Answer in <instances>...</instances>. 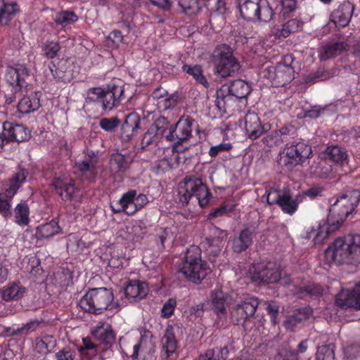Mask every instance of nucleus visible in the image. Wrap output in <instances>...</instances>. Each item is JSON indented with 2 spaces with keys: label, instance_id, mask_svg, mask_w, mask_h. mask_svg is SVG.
<instances>
[{
  "label": "nucleus",
  "instance_id": "1",
  "mask_svg": "<svg viewBox=\"0 0 360 360\" xmlns=\"http://www.w3.org/2000/svg\"><path fill=\"white\" fill-rule=\"evenodd\" d=\"M325 258L328 263L360 264V235L350 233L337 238L326 250Z\"/></svg>",
  "mask_w": 360,
  "mask_h": 360
},
{
  "label": "nucleus",
  "instance_id": "2",
  "mask_svg": "<svg viewBox=\"0 0 360 360\" xmlns=\"http://www.w3.org/2000/svg\"><path fill=\"white\" fill-rule=\"evenodd\" d=\"M113 300L111 290L106 288H93L82 297L79 306L86 312L101 314L105 310L119 308V304L113 302Z\"/></svg>",
  "mask_w": 360,
  "mask_h": 360
},
{
  "label": "nucleus",
  "instance_id": "3",
  "mask_svg": "<svg viewBox=\"0 0 360 360\" xmlns=\"http://www.w3.org/2000/svg\"><path fill=\"white\" fill-rule=\"evenodd\" d=\"M211 58L215 74L221 77H233L240 69V63L233 54V49L226 44L217 46Z\"/></svg>",
  "mask_w": 360,
  "mask_h": 360
},
{
  "label": "nucleus",
  "instance_id": "4",
  "mask_svg": "<svg viewBox=\"0 0 360 360\" xmlns=\"http://www.w3.org/2000/svg\"><path fill=\"white\" fill-rule=\"evenodd\" d=\"M179 200L182 204L187 205L193 199L198 202L201 207H205L209 203L212 194L207 186L200 179L195 176H186L179 184Z\"/></svg>",
  "mask_w": 360,
  "mask_h": 360
},
{
  "label": "nucleus",
  "instance_id": "5",
  "mask_svg": "<svg viewBox=\"0 0 360 360\" xmlns=\"http://www.w3.org/2000/svg\"><path fill=\"white\" fill-rule=\"evenodd\" d=\"M179 271L189 281L200 283L207 276L210 268L207 262L201 259L200 250L193 246L188 249Z\"/></svg>",
  "mask_w": 360,
  "mask_h": 360
},
{
  "label": "nucleus",
  "instance_id": "6",
  "mask_svg": "<svg viewBox=\"0 0 360 360\" xmlns=\"http://www.w3.org/2000/svg\"><path fill=\"white\" fill-rule=\"evenodd\" d=\"M241 17L246 20L268 22L274 11L267 0H236Z\"/></svg>",
  "mask_w": 360,
  "mask_h": 360
},
{
  "label": "nucleus",
  "instance_id": "7",
  "mask_svg": "<svg viewBox=\"0 0 360 360\" xmlns=\"http://www.w3.org/2000/svg\"><path fill=\"white\" fill-rule=\"evenodd\" d=\"M29 73L27 68L24 65H18L16 68L8 67L5 75L7 83L11 86V93L6 94V103L11 104L17 97L22 94V89H26L27 83L26 78Z\"/></svg>",
  "mask_w": 360,
  "mask_h": 360
},
{
  "label": "nucleus",
  "instance_id": "8",
  "mask_svg": "<svg viewBox=\"0 0 360 360\" xmlns=\"http://www.w3.org/2000/svg\"><path fill=\"white\" fill-rule=\"evenodd\" d=\"M284 157L283 163L285 165H298L302 164L306 160L312 155L311 147L304 141H293L287 143L283 150Z\"/></svg>",
  "mask_w": 360,
  "mask_h": 360
},
{
  "label": "nucleus",
  "instance_id": "9",
  "mask_svg": "<svg viewBox=\"0 0 360 360\" xmlns=\"http://www.w3.org/2000/svg\"><path fill=\"white\" fill-rule=\"evenodd\" d=\"M250 91L251 87L247 82L241 79L235 80L229 85H223L217 91L215 104L221 110L224 108L230 96L241 99L246 98Z\"/></svg>",
  "mask_w": 360,
  "mask_h": 360
},
{
  "label": "nucleus",
  "instance_id": "10",
  "mask_svg": "<svg viewBox=\"0 0 360 360\" xmlns=\"http://www.w3.org/2000/svg\"><path fill=\"white\" fill-rule=\"evenodd\" d=\"M194 120L190 117L180 118L174 127L169 129L166 136L168 141L174 142L173 149L177 152L183 151L181 148L182 143L188 140L191 136L192 126Z\"/></svg>",
  "mask_w": 360,
  "mask_h": 360
},
{
  "label": "nucleus",
  "instance_id": "11",
  "mask_svg": "<svg viewBox=\"0 0 360 360\" xmlns=\"http://www.w3.org/2000/svg\"><path fill=\"white\" fill-rule=\"evenodd\" d=\"M249 276L251 281L258 285L277 283L281 277V271L273 264H261L249 269Z\"/></svg>",
  "mask_w": 360,
  "mask_h": 360
},
{
  "label": "nucleus",
  "instance_id": "12",
  "mask_svg": "<svg viewBox=\"0 0 360 360\" xmlns=\"http://www.w3.org/2000/svg\"><path fill=\"white\" fill-rule=\"evenodd\" d=\"M259 304V302L256 297H249L243 302L238 304L231 311V321L235 325H243L245 326L253 316Z\"/></svg>",
  "mask_w": 360,
  "mask_h": 360
},
{
  "label": "nucleus",
  "instance_id": "13",
  "mask_svg": "<svg viewBox=\"0 0 360 360\" xmlns=\"http://www.w3.org/2000/svg\"><path fill=\"white\" fill-rule=\"evenodd\" d=\"M51 186L63 200L79 202L81 201L82 194L79 188H77L72 181L56 178L53 180Z\"/></svg>",
  "mask_w": 360,
  "mask_h": 360
},
{
  "label": "nucleus",
  "instance_id": "14",
  "mask_svg": "<svg viewBox=\"0 0 360 360\" xmlns=\"http://www.w3.org/2000/svg\"><path fill=\"white\" fill-rule=\"evenodd\" d=\"M245 129L247 136L252 140L260 137L268 132L271 125L268 123L262 124L257 114L254 112H248L245 117Z\"/></svg>",
  "mask_w": 360,
  "mask_h": 360
},
{
  "label": "nucleus",
  "instance_id": "15",
  "mask_svg": "<svg viewBox=\"0 0 360 360\" xmlns=\"http://www.w3.org/2000/svg\"><path fill=\"white\" fill-rule=\"evenodd\" d=\"M73 64L67 59L52 61L49 70L54 79L64 83L70 82L75 77L72 68Z\"/></svg>",
  "mask_w": 360,
  "mask_h": 360
},
{
  "label": "nucleus",
  "instance_id": "16",
  "mask_svg": "<svg viewBox=\"0 0 360 360\" xmlns=\"http://www.w3.org/2000/svg\"><path fill=\"white\" fill-rule=\"evenodd\" d=\"M335 303L341 308L360 310V283L352 290H342L335 297Z\"/></svg>",
  "mask_w": 360,
  "mask_h": 360
},
{
  "label": "nucleus",
  "instance_id": "17",
  "mask_svg": "<svg viewBox=\"0 0 360 360\" xmlns=\"http://www.w3.org/2000/svg\"><path fill=\"white\" fill-rule=\"evenodd\" d=\"M335 303L341 308L360 310V283L352 290H342L335 297Z\"/></svg>",
  "mask_w": 360,
  "mask_h": 360
},
{
  "label": "nucleus",
  "instance_id": "18",
  "mask_svg": "<svg viewBox=\"0 0 360 360\" xmlns=\"http://www.w3.org/2000/svg\"><path fill=\"white\" fill-rule=\"evenodd\" d=\"M141 129V119L136 112L129 113L120 128V139L128 142Z\"/></svg>",
  "mask_w": 360,
  "mask_h": 360
},
{
  "label": "nucleus",
  "instance_id": "19",
  "mask_svg": "<svg viewBox=\"0 0 360 360\" xmlns=\"http://www.w3.org/2000/svg\"><path fill=\"white\" fill-rule=\"evenodd\" d=\"M360 201V190L347 191L333 205L343 213V216H349L358 205Z\"/></svg>",
  "mask_w": 360,
  "mask_h": 360
},
{
  "label": "nucleus",
  "instance_id": "20",
  "mask_svg": "<svg viewBox=\"0 0 360 360\" xmlns=\"http://www.w3.org/2000/svg\"><path fill=\"white\" fill-rule=\"evenodd\" d=\"M3 135L6 142H22L30 138V134L27 129L22 124H13L5 122L3 124Z\"/></svg>",
  "mask_w": 360,
  "mask_h": 360
},
{
  "label": "nucleus",
  "instance_id": "21",
  "mask_svg": "<svg viewBox=\"0 0 360 360\" xmlns=\"http://www.w3.org/2000/svg\"><path fill=\"white\" fill-rule=\"evenodd\" d=\"M136 195V191L135 190H131L123 194L118 201L120 205L118 209H115V205H111L112 212L114 213L124 212L128 215L134 214L136 211L140 210L139 203L136 204L134 201V197Z\"/></svg>",
  "mask_w": 360,
  "mask_h": 360
},
{
  "label": "nucleus",
  "instance_id": "22",
  "mask_svg": "<svg viewBox=\"0 0 360 360\" xmlns=\"http://www.w3.org/2000/svg\"><path fill=\"white\" fill-rule=\"evenodd\" d=\"M124 87L120 85H112L108 91H105L101 106L103 110H111L118 105L123 98Z\"/></svg>",
  "mask_w": 360,
  "mask_h": 360
},
{
  "label": "nucleus",
  "instance_id": "23",
  "mask_svg": "<svg viewBox=\"0 0 360 360\" xmlns=\"http://www.w3.org/2000/svg\"><path fill=\"white\" fill-rule=\"evenodd\" d=\"M148 292V287L146 282L137 280L129 281L124 288V293L127 298L136 301L143 299Z\"/></svg>",
  "mask_w": 360,
  "mask_h": 360
},
{
  "label": "nucleus",
  "instance_id": "24",
  "mask_svg": "<svg viewBox=\"0 0 360 360\" xmlns=\"http://www.w3.org/2000/svg\"><path fill=\"white\" fill-rule=\"evenodd\" d=\"M93 335L106 347H111L115 342V334L109 324L100 323L92 332Z\"/></svg>",
  "mask_w": 360,
  "mask_h": 360
},
{
  "label": "nucleus",
  "instance_id": "25",
  "mask_svg": "<svg viewBox=\"0 0 360 360\" xmlns=\"http://www.w3.org/2000/svg\"><path fill=\"white\" fill-rule=\"evenodd\" d=\"M354 11V6L352 3L344 2L333 11L332 16L335 23L345 27L349 24Z\"/></svg>",
  "mask_w": 360,
  "mask_h": 360
},
{
  "label": "nucleus",
  "instance_id": "26",
  "mask_svg": "<svg viewBox=\"0 0 360 360\" xmlns=\"http://www.w3.org/2000/svg\"><path fill=\"white\" fill-rule=\"evenodd\" d=\"M254 231L250 228L242 230L238 236L233 239L232 249L234 252L241 253L246 250L252 244Z\"/></svg>",
  "mask_w": 360,
  "mask_h": 360
},
{
  "label": "nucleus",
  "instance_id": "27",
  "mask_svg": "<svg viewBox=\"0 0 360 360\" xmlns=\"http://www.w3.org/2000/svg\"><path fill=\"white\" fill-rule=\"evenodd\" d=\"M347 45L343 41L327 44L319 49V58L324 61L336 57L347 50Z\"/></svg>",
  "mask_w": 360,
  "mask_h": 360
},
{
  "label": "nucleus",
  "instance_id": "28",
  "mask_svg": "<svg viewBox=\"0 0 360 360\" xmlns=\"http://www.w3.org/2000/svg\"><path fill=\"white\" fill-rule=\"evenodd\" d=\"M312 309L303 307L296 310L292 315L288 316L284 321V326L287 330H292L299 323L308 319L312 314Z\"/></svg>",
  "mask_w": 360,
  "mask_h": 360
},
{
  "label": "nucleus",
  "instance_id": "29",
  "mask_svg": "<svg viewBox=\"0 0 360 360\" xmlns=\"http://www.w3.org/2000/svg\"><path fill=\"white\" fill-rule=\"evenodd\" d=\"M154 352L151 342L148 345L141 338L140 342L134 346L131 357L136 360H154Z\"/></svg>",
  "mask_w": 360,
  "mask_h": 360
},
{
  "label": "nucleus",
  "instance_id": "30",
  "mask_svg": "<svg viewBox=\"0 0 360 360\" xmlns=\"http://www.w3.org/2000/svg\"><path fill=\"white\" fill-rule=\"evenodd\" d=\"M347 217L346 215L343 216V213L338 209V207L333 205L326 224V233H331L339 229Z\"/></svg>",
  "mask_w": 360,
  "mask_h": 360
},
{
  "label": "nucleus",
  "instance_id": "31",
  "mask_svg": "<svg viewBox=\"0 0 360 360\" xmlns=\"http://www.w3.org/2000/svg\"><path fill=\"white\" fill-rule=\"evenodd\" d=\"M293 68L290 65L278 63L274 72L276 84L278 86H285L293 79Z\"/></svg>",
  "mask_w": 360,
  "mask_h": 360
},
{
  "label": "nucleus",
  "instance_id": "32",
  "mask_svg": "<svg viewBox=\"0 0 360 360\" xmlns=\"http://www.w3.org/2000/svg\"><path fill=\"white\" fill-rule=\"evenodd\" d=\"M99 350V346L90 339H83V346L79 350L83 360H103V356L98 354Z\"/></svg>",
  "mask_w": 360,
  "mask_h": 360
},
{
  "label": "nucleus",
  "instance_id": "33",
  "mask_svg": "<svg viewBox=\"0 0 360 360\" xmlns=\"http://www.w3.org/2000/svg\"><path fill=\"white\" fill-rule=\"evenodd\" d=\"M176 340L173 333L172 328H167L162 339V349L161 356L167 359L176 349Z\"/></svg>",
  "mask_w": 360,
  "mask_h": 360
},
{
  "label": "nucleus",
  "instance_id": "34",
  "mask_svg": "<svg viewBox=\"0 0 360 360\" xmlns=\"http://www.w3.org/2000/svg\"><path fill=\"white\" fill-rule=\"evenodd\" d=\"M301 201V195H297L295 199H292L289 191H284V195L278 205L281 208L283 212L292 214L297 210L298 205Z\"/></svg>",
  "mask_w": 360,
  "mask_h": 360
},
{
  "label": "nucleus",
  "instance_id": "35",
  "mask_svg": "<svg viewBox=\"0 0 360 360\" xmlns=\"http://www.w3.org/2000/svg\"><path fill=\"white\" fill-rule=\"evenodd\" d=\"M309 169L311 174L321 178H326L332 172L331 166L326 162V160L319 157L311 162Z\"/></svg>",
  "mask_w": 360,
  "mask_h": 360
},
{
  "label": "nucleus",
  "instance_id": "36",
  "mask_svg": "<svg viewBox=\"0 0 360 360\" xmlns=\"http://www.w3.org/2000/svg\"><path fill=\"white\" fill-rule=\"evenodd\" d=\"M28 175V171L24 168L19 167L18 171L12 176L9 181V187L6 190L8 191L9 196H14L20 187L25 181Z\"/></svg>",
  "mask_w": 360,
  "mask_h": 360
},
{
  "label": "nucleus",
  "instance_id": "37",
  "mask_svg": "<svg viewBox=\"0 0 360 360\" xmlns=\"http://www.w3.org/2000/svg\"><path fill=\"white\" fill-rule=\"evenodd\" d=\"M18 11L16 3L6 4L0 0V26L6 25Z\"/></svg>",
  "mask_w": 360,
  "mask_h": 360
},
{
  "label": "nucleus",
  "instance_id": "38",
  "mask_svg": "<svg viewBox=\"0 0 360 360\" xmlns=\"http://www.w3.org/2000/svg\"><path fill=\"white\" fill-rule=\"evenodd\" d=\"M40 106L39 98L37 94L31 96H24L18 105V110L20 113H30L37 110Z\"/></svg>",
  "mask_w": 360,
  "mask_h": 360
},
{
  "label": "nucleus",
  "instance_id": "39",
  "mask_svg": "<svg viewBox=\"0 0 360 360\" xmlns=\"http://www.w3.org/2000/svg\"><path fill=\"white\" fill-rule=\"evenodd\" d=\"M60 230L58 222L52 219L49 223L41 224L37 228L36 236L38 238H50L58 233Z\"/></svg>",
  "mask_w": 360,
  "mask_h": 360
},
{
  "label": "nucleus",
  "instance_id": "40",
  "mask_svg": "<svg viewBox=\"0 0 360 360\" xmlns=\"http://www.w3.org/2000/svg\"><path fill=\"white\" fill-rule=\"evenodd\" d=\"M129 166L127 158L120 153L112 154L110 159V167L112 172H124Z\"/></svg>",
  "mask_w": 360,
  "mask_h": 360
},
{
  "label": "nucleus",
  "instance_id": "41",
  "mask_svg": "<svg viewBox=\"0 0 360 360\" xmlns=\"http://www.w3.org/2000/svg\"><path fill=\"white\" fill-rule=\"evenodd\" d=\"M56 346V340L51 335H45L36 340L35 349L39 354H46L52 352Z\"/></svg>",
  "mask_w": 360,
  "mask_h": 360
},
{
  "label": "nucleus",
  "instance_id": "42",
  "mask_svg": "<svg viewBox=\"0 0 360 360\" xmlns=\"http://www.w3.org/2000/svg\"><path fill=\"white\" fill-rule=\"evenodd\" d=\"M227 238L226 231L221 230L215 226H211L209 229V235L206 240L211 246L219 247Z\"/></svg>",
  "mask_w": 360,
  "mask_h": 360
},
{
  "label": "nucleus",
  "instance_id": "43",
  "mask_svg": "<svg viewBox=\"0 0 360 360\" xmlns=\"http://www.w3.org/2000/svg\"><path fill=\"white\" fill-rule=\"evenodd\" d=\"M226 299L227 295L222 290H217L212 292V304L218 316L225 314L226 309L224 304Z\"/></svg>",
  "mask_w": 360,
  "mask_h": 360
},
{
  "label": "nucleus",
  "instance_id": "44",
  "mask_svg": "<svg viewBox=\"0 0 360 360\" xmlns=\"http://www.w3.org/2000/svg\"><path fill=\"white\" fill-rule=\"evenodd\" d=\"M327 157L338 164H344L347 162V154L345 148L334 146L328 147L326 150Z\"/></svg>",
  "mask_w": 360,
  "mask_h": 360
},
{
  "label": "nucleus",
  "instance_id": "45",
  "mask_svg": "<svg viewBox=\"0 0 360 360\" xmlns=\"http://www.w3.org/2000/svg\"><path fill=\"white\" fill-rule=\"evenodd\" d=\"M182 68L185 72L191 75L197 82L203 85L205 88L209 87V83L206 77L202 75V70L200 65L191 66L186 64Z\"/></svg>",
  "mask_w": 360,
  "mask_h": 360
},
{
  "label": "nucleus",
  "instance_id": "46",
  "mask_svg": "<svg viewBox=\"0 0 360 360\" xmlns=\"http://www.w3.org/2000/svg\"><path fill=\"white\" fill-rule=\"evenodd\" d=\"M278 283L284 287L288 288L295 295H297L298 288L302 284V279L300 277L292 278L290 275L282 274L281 272V277Z\"/></svg>",
  "mask_w": 360,
  "mask_h": 360
},
{
  "label": "nucleus",
  "instance_id": "47",
  "mask_svg": "<svg viewBox=\"0 0 360 360\" xmlns=\"http://www.w3.org/2000/svg\"><path fill=\"white\" fill-rule=\"evenodd\" d=\"M39 323L40 322L37 320L31 321L21 327L6 328L5 331L6 333V335L8 336H15L22 334H27L30 331L35 330L36 328L39 326Z\"/></svg>",
  "mask_w": 360,
  "mask_h": 360
},
{
  "label": "nucleus",
  "instance_id": "48",
  "mask_svg": "<svg viewBox=\"0 0 360 360\" xmlns=\"http://www.w3.org/2000/svg\"><path fill=\"white\" fill-rule=\"evenodd\" d=\"M25 292V288L13 283L2 292V298L6 301L20 299Z\"/></svg>",
  "mask_w": 360,
  "mask_h": 360
},
{
  "label": "nucleus",
  "instance_id": "49",
  "mask_svg": "<svg viewBox=\"0 0 360 360\" xmlns=\"http://www.w3.org/2000/svg\"><path fill=\"white\" fill-rule=\"evenodd\" d=\"M29 207L25 203H20L15 208V222L20 226H27L30 222Z\"/></svg>",
  "mask_w": 360,
  "mask_h": 360
},
{
  "label": "nucleus",
  "instance_id": "50",
  "mask_svg": "<svg viewBox=\"0 0 360 360\" xmlns=\"http://www.w3.org/2000/svg\"><path fill=\"white\" fill-rule=\"evenodd\" d=\"M323 289L322 286L316 283H311L307 285H302L301 284L300 288H298V292L297 295L300 297H303L306 295H309L311 297H319L322 295Z\"/></svg>",
  "mask_w": 360,
  "mask_h": 360
},
{
  "label": "nucleus",
  "instance_id": "51",
  "mask_svg": "<svg viewBox=\"0 0 360 360\" xmlns=\"http://www.w3.org/2000/svg\"><path fill=\"white\" fill-rule=\"evenodd\" d=\"M97 163L98 158L92 154V155L86 157L83 160L76 162V167L80 172L84 174L87 172H93Z\"/></svg>",
  "mask_w": 360,
  "mask_h": 360
},
{
  "label": "nucleus",
  "instance_id": "52",
  "mask_svg": "<svg viewBox=\"0 0 360 360\" xmlns=\"http://www.w3.org/2000/svg\"><path fill=\"white\" fill-rule=\"evenodd\" d=\"M302 27V22L296 18L290 19L283 25V27L280 31V35L287 37L291 33L299 31Z\"/></svg>",
  "mask_w": 360,
  "mask_h": 360
},
{
  "label": "nucleus",
  "instance_id": "53",
  "mask_svg": "<svg viewBox=\"0 0 360 360\" xmlns=\"http://www.w3.org/2000/svg\"><path fill=\"white\" fill-rule=\"evenodd\" d=\"M77 16L70 11H62L58 13L55 18V22L62 27L70 25L77 20Z\"/></svg>",
  "mask_w": 360,
  "mask_h": 360
},
{
  "label": "nucleus",
  "instance_id": "54",
  "mask_svg": "<svg viewBox=\"0 0 360 360\" xmlns=\"http://www.w3.org/2000/svg\"><path fill=\"white\" fill-rule=\"evenodd\" d=\"M333 345H325L318 347L315 360H334Z\"/></svg>",
  "mask_w": 360,
  "mask_h": 360
},
{
  "label": "nucleus",
  "instance_id": "55",
  "mask_svg": "<svg viewBox=\"0 0 360 360\" xmlns=\"http://www.w3.org/2000/svg\"><path fill=\"white\" fill-rule=\"evenodd\" d=\"M169 124L168 120L163 116H160L155 120L150 129H151V131L155 132L158 137L161 138L168 129Z\"/></svg>",
  "mask_w": 360,
  "mask_h": 360
},
{
  "label": "nucleus",
  "instance_id": "56",
  "mask_svg": "<svg viewBox=\"0 0 360 360\" xmlns=\"http://www.w3.org/2000/svg\"><path fill=\"white\" fill-rule=\"evenodd\" d=\"M178 5L188 15L196 14L200 11L198 0H178Z\"/></svg>",
  "mask_w": 360,
  "mask_h": 360
},
{
  "label": "nucleus",
  "instance_id": "57",
  "mask_svg": "<svg viewBox=\"0 0 360 360\" xmlns=\"http://www.w3.org/2000/svg\"><path fill=\"white\" fill-rule=\"evenodd\" d=\"M278 134L282 139V143L285 142L289 143L291 139H294L297 136V131L292 125H285L280 128Z\"/></svg>",
  "mask_w": 360,
  "mask_h": 360
},
{
  "label": "nucleus",
  "instance_id": "58",
  "mask_svg": "<svg viewBox=\"0 0 360 360\" xmlns=\"http://www.w3.org/2000/svg\"><path fill=\"white\" fill-rule=\"evenodd\" d=\"M13 196L8 195V191L5 193H0V214L7 217L11 216L10 202Z\"/></svg>",
  "mask_w": 360,
  "mask_h": 360
},
{
  "label": "nucleus",
  "instance_id": "59",
  "mask_svg": "<svg viewBox=\"0 0 360 360\" xmlns=\"http://www.w3.org/2000/svg\"><path fill=\"white\" fill-rule=\"evenodd\" d=\"M336 71L334 69L319 70L314 75H309L307 82H314L317 80L324 81L335 76Z\"/></svg>",
  "mask_w": 360,
  "mask_h": 360
},
{
  "label": "nucleus",
  "instance_id": "60",
  "mask_svg": "<svg viewBox=\"0 0 360 360\" xmlns=\"http://www.w3.org/2000/svg\"><path fill=\"white\" fill-rule=\"evenodd\" d=\"M105 90L101 87H93L86 93V102H97L101 104Z\"/></svg>",
  "mask_w": 360,
  "mask_h": 360
},
{
  "label": "nucleus",
  "instance_id": "61",
  "mask_svg": "<svg viewBox=\"0 0 360 360\" xmlns=\"http://www.w3.org/2000/svg\"><path fill=\"white\" fill-rule=\"evenodd\" d=\"M284 195V191L275 187L269 189L266 194V201L269 205H278Z\"/></svg>",
  "mask_w": 360,
  "mask_h": 360
},
{
  "label": "nucleus",
  "instance_id": "62",
  "mask_svg": "<svg viewBox=\"0 0 360 360\" xmlns=\"http://www.w3.org/2000/svg\"><path fill=\"white\" fill-rule=\"evenodd\" d=\"M120 124V120L117 117H112L101 119L99 122V126L102 129L108 132H112L117 128Z\"/></svg>",
  "mask_w": 360,
  "mask_h": 360
},
{
  "label": "nucleus",
  "instance_id": "63",
  "mask_svg": "<svg viewBox=\"0 0 360 360\" xmlns=\"http://www.w3.org/2000/svg\"><path fill=\"white\" fill-rule=\"evenodd\" d=\"M262 143L267 147L279 146L282 143V139L280 138L278 130H274L262 139Z\"/></svg>",
  "mask_w": 360,
  "mask_h": 360
},
{
  "label": "nucleus",
  "instance_id": "64",
  "mask_svg": "<svg viewBox=\"0 0 360 360\" xmlns=\"http://www.w3.org/2000/svg\"><path fill=\"white\" fill-rule=\"evenodd\" d=\"M60 49L59 43L50 41L46 43L44 47V54L48 58H53Z\"/></svg>",
  "mask_w": 360,
  "mask_h": 360
}]
</instances>
